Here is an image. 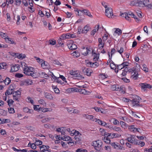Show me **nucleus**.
I'll list each match as a JSON object with an SVG mask.
<instances>
[{
    "label": "nucleus",
    "instance_id": "f257e3e1",
    "mask_svg": "<svg viewBox=\"0 0 152 152\" xmlns=\"http://www.w3.org/2000/svg\"><path fill=\"white\" fill-rule=\"evenodd\" d=\"M102 143L101 140H97L93 142V145L94 148L98 151L102 150Z\"/></svg>",
    "mask_w": 152,
    "mask_h": 152
},
{
    "label": "nucleus",
    "instance_id": "f03ea898",
    "mask_svg": "<svg viewBox=\"0 0 152 152\" xmlns=\"http://www.w3.org/2000/svg\"><path fill=\"white\" fill-rule=\"evenodd\" d=\"M141 98L137 96H136L135 97L131 100H130L132 103L133 106L142 107V105L140 104V101Z\"/></svg>",
    "mask_w": 152,
    "mask_h": 152
},
{
    "label": "nucleus",
    "instance_id": "7ed1b4c3",
    "mask_svg": "<svg viewBox=\"0 0 152 152\" xmlns=\"http://www.w3.org/2000/svg\"><path fill=\"white\" fill-rule=\"evenodd\" d=\"M129 142L132 144L135 145L137 144V139L135 135H129V136L126 139Z\"/></svg>",
    "mask_w": 152,
    "mask_h": 152
},
{
    "label": "nucleus",
    "instance_id": "20e7f679",
    "mask_svg": "<svg viewBox=\"0 0 152 152\" xmlns=\"http://www.w3.org/2000/svg\"><path fill=\"white\" fill-rule=\"evenodd\" d=\"M70 74L75 77H77L79 78V79H81L84 78L77 71H73L71 70L69 71Z\"/></svg>",
    "mask_w": 152,
    "mask_h": 152
},
{
    "label": "nucleus",
    "instance_id": "39448f33",
    "mask_svg": "<svg viewBox=\"0 0 152 152\" xmlns=\"http://www.w3.org/2000/svg\"><path fill=\"white\" fill-rule=\"evenodd\" d=\"M21 65L22 67L24 72L27 75H28V67L24 62L22 61L20 62Z\"/></svg>",
    "mask_w": 152,
    "mask_h": 152
},
{
    "label": "nucleus",
    "instance_id": "423d86ee",
    "mask_svg": "<svg viewBox=\"0 0 152 152\" xmlns=\"http://www.w3.org/2000/svg\"><path fill=\"white\" fill-rule=\"evenodd\" d=\"M105 14L109 18H112L113 16V12L112 8L108 7L105 9Z\"/></svg>",
    "mask_w": 152,
    "mask_h": 152
},
{
    "label": "nucleus",
    "instance_id": "0eeeda50",
    "mask_svg": "<svg viewBox=\"0 0 152 152\" xmlns=\"http://www.w3.org/2000/svg\"><path fill=\"white\" fill-rule=\"evenodd\" d=\"M67 46L70 50H75L77 49V45L72 42H68L67 43Z\"/></svg>",
    "mask_w": 152,
    "mask_h": 152
},
{
    "label": "nucleus",
    "instance_id": "6e6552de",
    "mask_svg": "<svg viewBox=\"0 0 152 152\" xmlns=\"http://www.w3.org/2000/svg\"><path fill=\"white\" fill-rule=\"evenodd\" d=\"M111 146L114 148L116 150H122V147L118 143L115 142H112L111 143Z\"/></svg>",
    "mask_w": 152,
    "mask_h": 152
},
{
    "label": "nucleus",
    "instance_id": "1a4fd4ad",
    "mask_svg": "<svg viewBox=\"0 0 152 152\" xmlns=\"http://www.w3.org/2000/svg\"><path fill=\"white\" fill-rule=\"evenodd\" d=\"M45 97L47 99L52 100L53 99V97L50 94L45 91L43 93Z\"/></svg>",
    "mask_w": 152,
    "mask_h": 152
},
{
    "label": "nucleus",
    "instance_id": "9d476101",
    "mask_svg": "<svg viewBox=\"0 0 152 152\" xmlns=\"http://www.w3.org/2000/svg\"><path fill=\"white\" fill-rule=\"evenodd\" d=\"M78 91L80 92L81 94L85 95H89L91 93V91H89L86 90L85 89H79Z\"/></svg>",
    "mask_w": 152,
    "mask_h": 152
},
{
    "label": "nucleus",
    "instance_id": "9b49d317",
    "mask_svg": "<svg viewBox=\"0 0 152 152\" xmlns=\"http://www.w3.org/2000/svg\"><path fill=\"white\" fill-rule=\"evenodd\" d=\"M140 86L141 87L142 89L145 91L147 88H152V86L150 84L147 83H141L140 84Z\"/></svg>",
    "mask_w": 152,
    "mask_h": 152
},
{
    "label": "nucleus",
    "instance_id": "f8f14e48",
    "mask_svg": "<svg viewBox=\"0 0 152 152\" xmlns=\"http://www.w3.org/2000/svg\"><path fill=\"white\" fill-rule=\"evenodd\" d=\"M20 65L18 64H15L11 67V72H15L17 71L19 69Z\"/></svg>",
    "mask_w": 152,
    "mask_h": 152
},
{
    "label": "nucleus",
    "instance_id": "ddd939ff",
    "mask_svg": "<svg viewBox=\"0 0 152 152\" xmlns=\"http://www.w3.org/2000/svg\"><path fill=\"white\" fill-rule=\"evenodd\" d=\"M98 41L99 43L98 47L99 49H102L104 47V42H103L101 38H99L98 39Z\"/></svg>",
    "mask_w": 152,
    "mask_h": 152
},
{
    "label": "nucleus",
    "instance_id": "4468645a",
    "mask_svg": "<svg viewBox=\"0 0 152 152\" xmlns=\"http://www.w3.org/2000/svg\"><path fill=\"white\" fill-rule=\"evenodd\" d=\"M143 5L148 8L152 9V5H151L149 0L143 1Z\"/></svg>",
    "mask_w": 152,
    "mask_h": 152
},
{
    "label": "nucleus",
    "instance_id": "2eb2a0df",
    "mask_svg": "<svg viewBox=\"0 0 152 152\" xmlns=\"http://www.w3.org/2000/svg\"><path fill=\"white\" fill-rule=\"evenodd\" d=\"M108 136L110 137V138H113L119 137L121 136V135L118 133H111L109 134Z\"/></svg>",
    "mask_w": 152,
    "mask_h": 152
},
{
    "label": "nucleus",
    "instance_id": "dca6fc26",
    "mask_svg": "<svg viewBox=\"0 0 152 152\" xmlns=\"http://www.w3.org/2000/svg\"><path fill=\"white\" fill-rule=\"evenodd\" d=\"M52 109L51 108H44L43 107H41L39 108V111L43 113H45L48 111H51Z\"/></svg>",
    "mask_w": 152,
    "mask_h": 152
},
{
    "label": "nucleus",
    "instance_id": "f3484780",
    "mask_svg": "<svg viewBox=\"0 0 152 152\" xmlns=\"http://www.w3.org/2000/svg\"><path fill=\"white\" fill-rule=\"evenodd\" d=\"M80 12L83 13V14H84V15L88 16L90 17H92V16L91 15L90 12L89 11L86 10H80Z\"/></svg>",
    "mask_w": 152,
    "mask_h": 152
},
{
    "label": "nucleus",
    "instance_id": "a211bd4d",
    "mask_svg": "<svg viewBox=\"0 0 152 152\" xmlns=\"http://www.w3.org/2000/svg\"><path fill=\"white\" fill-rule=\"evenodd\" d=\"M4 39L6 42L7 43H9L11 44H15V42L13 41L12 39L11 38L6 37H5Z\"/></svg>",
    "mask_w": 152,
    "mask_h": 152
},
{
    "label": "nucleus",
    "instance_id": "6ab92c4d",
    "mask_svg": "<svg viewBox=\"0 0 152 152\" xmlns=\"http://www.w3.org/2000/svg\"><path fill=\"white\" fill-rule=\"evenodd\" d=\"M82 71L84 74H86L87 76H90L91 75V72H89V70L88 69L84 68L83 69Z\"/></svg>",
    "mask_w": 152,
    "mask_h": 152
},
{
    "label": "nucleus",
    "instance_id": "aec40b11",
    "mask_svg": "<svg viewBox=\"0 0 152 152\" xmlns=\"http://www.w3.org/2000/svg\"><path fill=\"white\" fill-rule=\"evenodd\" d=\"M91 28L88 25H87L83 28V29L82 30V33H86Z\"/></svg>",
    "mask_w": 152,
    "mask_h": 152
},
{
    "label": "nucleus",
    "instance_id": "412c9836",
    "mask_svg": "<svg viewBox=\"0 0 152 152\" xmlns=\"http://www.w3.org/2000/svg\"><path fill=\"white\" fill-rule=\"evenodd\" d=\"M3 81H1V82H4L5 85H9L11 82L10 79L8 77H7L5 80H2Z\"/></svg>",
    "mask_w": 152,
    "mask_h": 152
},
{
    "label": "nucleus",
    "instance_id": "4be33fe9",
    "mask_svg": "<svg viewBox=\"0 0 152 152\" xmlns=\"http://www.w3.org/2000/svg\"><path fill=\"white\" fill-rule=\"evenodd\" d=\"M41 66L43 69H46L48 68V64L47 62L43 61L41 63Z\"/></svg>",
    "mask_w": 152,
    "mask_h": 152
},
{
    "label": "nucleus",
    "instance_id": "5701e85b",
    "mask_svg": "<svg viewBox=\"0 0 152 152\" xmlns=\"http://www.w3.org/2000/svg\"><path fill=\"white\" fill-rule=\"evenodd\" d=\"M138 72L136 71L131 76V78L132 79H134V80H136L137 78H138Z\"/></svg>",
    "mask_w": 152,
    "mask_h": 152
},
{
    "label": "nucleus",
    "instance_id": "b1692460",
    "mask_svg": "<svg viewBox=\"0 0 152 152\" xmlns=\"http://www.w3.org/2000/svg\"><path fill=\"white\" fill-rule=\"evenodd\" d=\"M87 119H89L90 120L94 121L95 122H97V119L94 118L93 115H88L87 117Z\"/></svg>",
    "mask_w": 152,
    "mask_h": 152
},
{
    "label": "nucleus",
    "instance_id": "393cba45",
    "mask_svg": "<svg viewBox=\"0 0 152 152\" xmlns=\"http://www.w3.org/2000/svg\"><path fill=\"white\" fill-rule=\"evenodd\" d=\"M17 56L16 57H17L19 59H22L25 57V55L24 54H23L22 53L19 54L18 53H17Z\"/></svg>",
    "mask_w": 152,
    "mask_h": 152
},
{
    "label": "nucleus",
    "instance_id": "a878e982",
    "mask_svg": "<svg viewBox=\"0 0 152 152\" xmlns=\"http://www.w3.org/2000/svg\"><path fill=\"white\" fill-rule=\"evenodd\" d=\"M97 122L100 125L102 126H105L107 125V123L105 122L102 121L99 119H97Z\"/></svg>",
    "mask_w": 152,
    "mask_h": 152
},
{
    "label": "nucleus",
    "instance_id": "bb28decb",
    "mask_svg": "<svg viewBox=\"0 0 152 152\" xmlns=\"http://www.w3.org/2000/svg\"><path fill=\"white\" fill-rule=\"evenodd\" d=\"M30 76L34 78L37 77V72H29V76Z\"/></svg>",
    "mask_w": 152,
    "mask_h": 152
},
{
    "label": "nucleus",
    "instance_id": "cd10ccee",
    "mask_svg": "<svg viewBox=\"0 0 152 152\" xmlns=\"http://www.w3.org/2000/svg\"><path fill=\"white\" fill-rule=\"evenodd\" d=\"M128 129L130 130L132 132H135V130H136V128L134 127V125H130L128 126Z\"/></svg>",
    "mask_w": 152,
    "mask_h": 152
},
{
    "label": "nucleus",
    "instance_id": "c85d7f7f",
    "mask_svg": "<svg viewBox=\"0 0 152 152\" xmlns=\"http://www.w3.org/2000/svg\"><path fill=\"white\" fill-rule=\"evenodd\" d=\"M9 121V120L8 119H5L3 118H0V124L8 123Z\"/></svg>",
    "mask_w": 152,
    "mask_h": 152
},
{
    "label": "nucleus",
    "instance_id": "c756f323",
    "mask_svg": "<svg viewBox=\"0 0 152 152\" xmlns=\"http://www.w3.org/2000/svg\"><path fill=\"white\" fill-rule=\"evenodd\" d=\"M52 88L53 89L54 92L56 94H59V89L56 86H52Z\"/></svg>",
    "mask_w": 152,
    "mask_h": 152
},
{
    "label": "nucleus",
    "instance_id": "7c9ffc66",
    "mask_svg": "<svg viewBox=\"0 0 152 152\" xmlns=\"http://www.w3.org/2000/svg\"><path fill=\"white\" fill-rule=\"evenodd\" d=\"M71 132V133L73 134V135H75V136H80L81 135V134L78 131L76 130H73Z\"/></svg>",
    "mask_w": 152,
    "mask_h": 152
},
{
    "label": "nucleus",
    "instance_id": "2f4dec72",
    "mask_svg": "<svg viewBox=\"0 0 152 152\" xmlns=\"http://www.w3.org/2000/svg\"><path fill=\"white\" fill-rule=\"evenodd\" d=\"M127 72H128V69L127 68L124 69L122 70V72L121 74V75L123 76H125L126 75Z\"/></svg>",
    "mask_w": 152,
    "mask_h": 152
},
{
    "label": "nucleus",
    "instance_id": "473e14b6",
    "mask_svg": "<svg viewBox=\"0 0 152 152\" xmlns=\"http://www.w3.org/2000/svg\"><path fill=\"white\" fill-rule=\"evenodd\" d=\"M145 145V143L143 141H139L138 142V140H137V144H136L135 145H140L141 147L144 146Z\"/></svg>",
    "mask_w": 152,
    "mask_h": 152
},
{
    "label": "nucleus",
    "instance_id": "72a5a7b5",
    "mask_svg": "<svg viewBox=\"0 0 152 152\" xmlns=\"http://www.w3.org/2000/svg\"><path fill=\"white\" fill-rule=\"evenodd\" d=\"M28 85V81L26 80H24L21 82V85L23 86V85L27 86Z\"/></svg>",
    "mask_w": 152,
    "mask_h": 152
},
{
    "label": "nucleus",
    "instance_id": "f704fd0d",
    "mask_svg": "<svg viewBox=\"0 0 152 152\" xmlns=\"http://www.w3.org/2000/svg\"><path fill=\"white\" fill-rule=\"evenodd\" d=\"M29 147H30L31 148L34 150L36 149L37 147L35 143H31L30 142H29Z\"/></svg>",
    "mask_w": 152,
    "mask_h": 152
},
{
    "label": "nucleus",
    "instance_id": "c9c22d12",
    "mask_svg": "<svg viewBox=\"0 0 152 152\" xmlns=\"http://www.w3.org/2000/svg\"><path fill=\"white\" fill-rule=\"evenodd\" d=\"M136 71L137 70L134 68H133L132 69H128V72L132 75H133Z\"/></svg>",
    "mask_w": 152,
    "mask_h": 152
},
{
    "label": "nucleus",
    "instance_id": "e433bc0d",
    "mask_svg": "<svg viewBox=\"0 0 152 152\" xmlns=\"http://www.w3.org/2000/svg\"><path fill=\"white\" fill-rule=\"evenodd\" d=\"M102 140L104 141V142L106 143H109L110 142V140L106 137H104V138L103 137Z\"/></svg>",
    "mask_w": 152,
    "mask_h": 152
},
{
    "label": "nucleus",
    "instance_id": "4c0bfd02",
    "mask_svg": "<svg viewBox=\"0 0 152 152\" xmlns=\"http://www.w3.org/2000/svg\"><path fill=\"white\" fill-rule=\"evenodd\" d=\"M15 94L14 92L12 93L11 91H10L9 89L7 90L5 93V96L11 95L12 94L13 95Z\"/></svg>",
    "mask_w": 152,
    "mask_h": 152
},
{
    "label": "nucleus",
    "instance_id": "58836bf2",
    "mask_svg": "<svg viewBox=\"0 0 152 152\" xmlns=\"http://www.w3.org/2000/svg\"><path fill=\"white\" fill-rule=\"evenodd\" d=\"M90 64L91 67L94 68L98 66L99 65V64L97 62H95L94 63H93L92 64L90 63Z\"/></svg>",
    "mask_w": 152,
    "mask_h": 152
},
{
    "label": "nucleus",
    "instance_id": "ea45409f",
    "mask_svg": "<svg viewBox=\"0 0 152 152\" xmlns=\"http://www.w3.org/2000/svg\"><path fill=\"white\" fill-rule=\"evenodd\" d=\"M112 129L115 131H117V132H121L122 130L121 128L119 127H117V126H114V127H112Z\"/></svg>",
    "mask_w": 152,
    "mask_h": 152
},
{
    "label": "nucleus",
    "instance_id": "a19ab883",
    "mask_svg": "<svg viewBox=\"0 0 152 152\" xmlns=\"http://www.w3.org/2000/svg\"><path fill=\"white\" fill-rule=\"evenodd\" d=\"M142 66V69L145 72H148V69L147 68V66L145 64H143Z\"/></svg>",
    "mask_w": 152,
    "mask_h": 152
},
{
    "label": "nucleus",
    "instance_id": "79ce46f5",
    "mask_svg": "<svg viewBox=\"0 0 152 152\" xmlns=\"http://www.w3.org/2000/svg\"><path fill=\"white\" fill-rule=\"evenodd\" d=\"M35 144L36 145V146H39V145H40L42 144V142L40 140H36V142H35Z\"/></svg>",
    "mask_w": 152,
    "mask_h": 152
},
{
    "label": "nucleus",
    "instance_id": "37998d69",
    "mask_svg": "<svg viewBox=\"0 0 152 152\" xmlns=\"http://www.w3.org/2000/svg\"><path fill=\"white\" fill-rule=\"evenodd\" d=\"M38 102L40 104H42L43 106L46 105V103L43 99H41L39 100Z\"/></svg>",
    "mask_w": 152,
    "mask_h": 152
},
{
    "label": "nucleus",
    "instance_id": "c03bdc74",
    "mask_svg": "<svg viewBox=\"0 0 152 152\" xmlns=\"http://www.w3.org/2000/svg\"><path fill=\"white\" fill-rule=\"evenodd\" d=\"M34 58L37 60L38 62L39 63V64H41V63L44 61L42 59L40 58H39L35 56Z\"/></svg>",
    "mask_w": 152,
    "mask_h": 152
},
{
    "label": "nucleus",
    "instance_id": "a18cd8bd",
    "mask_svg": "<svg viewBox=\"0 0 152 152\" xmlns=\"http://www.w3.org/2000/svg\"><path fill=\"white\" fill-rule=\"evenodd\" d=\"M99 27V26L98 25L97 28H96L97 29H93L91 32V34L94 35L95 34V33L96 32V31L98 30Z\"/></svg>",
    "mask_w": 152,
    "mask_h": 152
},
{
    "label": "nucleus",
    "instance_id": "49530a36",
    "mask_svg": "<svg viewBox=\"0 0 152 152\" xmlns=\"http://www.w3.org/2000/svg\"><path fill=\"white\" fill-rule=\"evenodd\" d=\"M53 64L55 65H61V63L58 61L57 60H54L53 62Z\"/></svg>",
    "mask_w": 152,
    "mask_h": 152
},
{
    "label": "nucleus",
    "instance_id": "de8ad7c7",
    "mask_svg": "<svg viewBox=\"0 0 152 152\" xmlns=\"http://www.w3.org/2000/svg\"><path fill=\"white\" fill-rule=\"evenodd\" d=\"M56 41L53 39L50 40V44L51 45H54L56 44Z\"/></svg>",
    "mask_w": 152,
    "mask_h": 152
},
{
    "label": "nucleus",
    "instance_id": "09e8293b",
    "mask_svg": "<svg viewBox=\"0 0 152 152\" xmlns=\"http://www.w3.org/2000/svg\"><path fill=\"white\" fill-rule=\"evenodd\" d=\"M129 64V63L128 62H124L122 63L121 64L122 65V66L125 69L127 68V66H128Z\"/></svg>",
    "mask_w": 152,
    "mask_h": 152
},
{
    "label": "nucleus",
    "instance_id": "8fccbe9b",
    "mask_svg": "<svg viewBox=\"0 0 152 152\" xmlns=\"http://www.w3.org/2000/svg\"><path fill=\"white\" fill-rule=\"evenodd\" d=\"M82 28L81 26H79L77 28V34H80L81 33H82Z\"/></svg>",
    "mask_w": 152,
    "mask_h": 152
},
{
    "label": "nucleus",
    "instance_id": "3c124183",
    "mask_svg": "<svg viewBox=\"0 0 152 152\" xmlns=\"http://www.w3.org/2000/svg\"><path fill=\"white\" fill-rule=\"evenodd\" d=\"M71 138L68 136H66V135L64 136L63 140L66 141H68L70 140Z\"/></svg>",
    "mask_w": 152,
    "mask_h": 152
},
{
    "label": "nucleus",
    "instance_id": "603ef678",
    "mask_svg": "<svg viewBox=\"0 0 152 152\" xmlns=\"http://www.w3.org/2000/svg\"><path fill=\"white\" fill-rule=\"evenodd\" d=\"M115 32L118 35L121 34L122 33V31L121 30L118 28L116 29Z\"/></svg>",
    "mask_w": 152,
    "mask_h": 152
},
{
    "label": "nucleus",
    "instance_id": "864d4df0",
    "mask_svg": "<svg viewBox=\"0 0 152 152\" xmlns=\"http://www.w3.org/2000/svg\"><path fill=\"white\" fill-rule=\"evenodd\" d=\"M23 76V75L20 73H17L15 75V77L17 78H20Z\"/></svg>",
    "mask_w": 152,
    "mask_h": 152
},
{
    "label": "nucleus",
    "instance_id": "5fc2aeb1",
    "mask_svg": "<svg viewBox=\"0 0 152 152\" xmlns=\"http://www.w3.org/2000/svg\"><path fill=\"white\" fill-rule=\"evenodd\" d=\"M108 35L107 34H105L102 37V39L103 42L105 41L107 39Z\"/></svg>",
    "mask_w": 152,
    "mask_h": 152
},
{
    "label": "nucleus",
    "instance_id": "6e6d98bb",
    "mask_svg": "<svg viewBox=\"0 0 152 152\" xmlns=\"http://www.w3.org/2000/svg\"><path fill=\"white\" fill-rule=\"evenodd\" d=\"M40 108V107H39V105H34V109L35 110H38V111H39V109Z\"/></svg>",
    "mask_w": 152,
    "mask_h": 152
},
{
    "label": "nucleus",
    "instance_id": "4d7b16f0",
    "mask_svg": "<svg viewBox=\"0 0 152 152\" xmlns=\"http://www.w3.org/2000/svg\"><path fill=\"white\" fill-rule=\"evenodd\" d=\"M87 150H84L82 148H78L77 149L76 151V152H86Z\"/></svg>",
    "mask_w": 152,
    "mask_h": 152
},
{
    "label": "nucleus",
    "instance_id": "13d9d810",
    "mask_svg": "<svg viewBox=\"0 0 152 152\" xmlns=\"http://www.w3.org/2000/svg\"><path fill=\"white\" fill-rule=\"evenodd\" d=\"M66 109L67 110L69 113H73V110L71 107H66Z\"/></svg>",
    "mask_w": 152,
    "mask_h": 152
},
{
    "label": "nucleus",
    "instance_id": "bf43d9fd",
    "mask_svg": "<svg viewBox=\"0 0 152 152\" xmlns=\"http://www.w3.org/2000/svg\"><path fill=\"white\" fill-rule=\"evenodd\" d=\"M20 97L17 95H15L14 94L13 95V99L15 101H18V98Z\"/></svg>",
    "mask_w": 152,
    "mask_h": 152
},
{
    "label": "nucleus",
    "instance_id": "052dcab7",
    "mask_svg": "<svg viewBox=\"0 0 152 152\" xmlns=\"http://www.w3.org/2000/svg\"><path fill=\"white\" fill-rule=\"evenodd\" d=\"M29 72H37L35 70V69L32 67L29 66Z\"/></svg>",
    "mask_w": 152,
    "mask_h": 152
},
{
    "label": "nucleus",
    "instance_id": "680f3d73",
    "mask_svg": "<svg viewBox=\"0 0 152 152\" xmlns=\"http://www.w3.org/2000/svg\"><path fill=\"white\" fill-rule=\"evenodd\" d=\"M110 67L111 69H115L116 68V66L113 64V63H110Z\"/></svg>",
    "mask_w": 152,
    "mask_h": 152
},
{
    "label": "nucleus",
    "instance_id": "e2e57ef3",
    "mask_svg": "<svg viewBox=\"0 0 152 152\" xmlns=\"http://www.w3.org/2000/svg\"><path fill=\"white\" fill-rule=\"evenodd\" d=\"M58 43L59 45L61 47H63V46L64 45V44L62 41V39H60L59 40H58Z\"/></svg>",
    "mask_w": 152,
    "mask_h": 152
},
{
    "label": "nucleus",
    "instance_id": "0e129e2a",
    "mask_svg": "<svg viewBox=\"0 0 152 152\" xmlns=\"http://www.w3.org/2000/svg\"><path fill=\"white\" fill-rule=\"evenodd\" d=\"M94 109L96 111L101 112V113H103V112L101 111V110H102V108H98L97 107H94Z\"/></svg>",
    "mask_w": 152,
    "mask_h": 152
},
{
    "label": "nucleus",
    "instance_id": "69168bd1",
    "mask_svg": "<svg viewBox=\"0 0 152 152\" xmlns=\"http://www.w3.org/2000/svg\"><path fill=\"white\" fill-rule=\"evenodd\" d=\"M7 102L9 105V106H10L12 104V103L14 102V101L12 99H9L8 100Z\"/></svg>",
    "mask_w": 152,
    "mask_h": 152
},
{
    "label": "nucleus",
    "instance_id": "338daca9",
    "mask_svg": "<svg viewBox=\"0 0 152 152\" xmlns=\"http://www.w3.org/2000/svg\"><path fill=\"white\" fill-rule=\"evenodd\" d=\"M8 111L10 113H13L15 112L14 109L13 108H8Z\"/></svg>",
    "mask_w": 152,
    "mask_h": 152
},
{
    "label": "nucleus",
    "instance_id": "774afa93",
    "mask_svg": "<svg viewBox=\"0 0 152 152\" xmlns=\"http://www.w3.org/2000/svg\"><path fill=\"white\" fill-rule=\"evenodd\" d=\"M80 136H75V140L77 141H80L81 140V137H80Z\"/></svg>",
    "mask_w": 152,
    "mask_h": 152
}]
</instances>
